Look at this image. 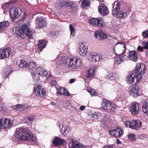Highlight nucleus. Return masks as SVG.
<instances>
[{
	"mask_svg": "<svg viewBox=\"0 0 148 148\" xmlns=\"http://www.w3.org/2000/svg\"><path fill=\"white\" fill-rule=\"evenodd\" d=\"M15 138L18 140L28 141L32 145L37 143L36 137L32 133H29V130L26 127L18 128L16 130Z\"/></svg>",
	"mask_w": 148,
	"mask_h": 148,
	"instance_id": "f257e3e1",
	"label": "nucleus"
},
{
	"mask_svg": "<svg viewBox=\"0 0 148 148\" xmlns=\"http://www.w3.org/2000/svg\"><path fill=\"white\" fill-rule=\"evenodd\" d=\"M145 69V66L143 64H137L135 68V73H132L128 76V82L134 85L138 84L142 79L141 75L144 73Z\"/></svg>",
	"mask_w": 148,
	"mask_h": 148,
	"instance_id": "f03ea898",
	"label": "nucleus"
},
{
	"mask_svg": "<svg viewBox=\"0 0 148 148\" xmlns=\"http://www.w3.org/2000/svg\"><path fill=\"white\" fill-rule=\"evenodd\" d=\"M28 26L23 25L19 27H14L13 29V32L15 36L19 39H31L32 38L33 32L28 29Z\"/></svg>",
	"mask_w": 148,
	"mask_h": 148,
	"instance_id": "7ed1b4c3",
	"label": "nucleus"
},
{
	"mask_svg": "<svg viewBox=\"0 0 148 148\" xmlns=\"http://www.w3.org/2000/svg\"><path fill=\"white\" fill-rule=\"evenodd\" d=\"M65 62L66 66L72 69H77L82 65L81 60L75 57H69L64 61Z\"/></svg>",
	"mask_w": 148,
	"mask_h": 148,
	"instance_id": "20e7f679",
	"label": "nucleus"
},
{
	"mask_svg": "<svg viewBox=\"0 0 148 148\" xmlns=\"http://www.w3.org/2000/svg\"><path fill=\"white\" fill-rule=\"evenodd\" d=\"M113 10L112 11V13L114 16H116L117 18H126L128 14L127 12H123L120 11V4L118 1H115L112 4Z\"/></svg>",
	"mask_w": 148,
	"mask_h": 148,
	"instance_id": "39448f33",
	"label": "nucleus"
},
{
	"mask_svg": "<svg viewBox=\"0 0 148 148\" xmlns=\"http://www.w3.org/2000/svg\"><path fill=\"white\" fill-rule=\"evenodd\" d=\"M103 108L109 112L114 111L116 105L110 101L106 100L102 104Z\"/></svg>",
	"mask_w": 148,
	"mask_h": 148,
	"instance_id": "423d86ee",
	"label": "nucleus"
},
{
	"mask_svg": "<svg viewBox=\"0 0 148 148\" xmlns=\"http://www.w3.org/2000/svg\"><path fill=\"white\" fill-rule=\"evenodd\" d=\"M89 23L91 25L99 27H103L105 25L104 21L102 18H92L89 20Z\"/></svg>",
	"mask_w": 148,
	"mask_h": 148,
	"instance_id": "0eeeda50",
	"label": "nucleus"
},
{
	"mask_svg": "<svg viewBox=\"0 0 148 148\" xmlns=\"http://www.w3.org/2000/svg\"><path fill=\"white\" fill-rule=\"evenodd\" d=\"M9 12L11 17L14 19L18 18L21 14V10L18 8L13 7Z\"/></svg>",
	"mask_w": 148,
	"mask_h": 148,
	"instance_id": "6e6552de",
	"label": "nucleus"
},
{
	"mask_svg": "<svg viewBox=\"0 0 148 148\" xmlns=\"http://www.w3.org/2000/svg\"><path fill=\"white\" fill-rule=\"evenodd\" d=\"M89 58L90 61L93 62H98L102 59V55L101 53L92 52L89 54Z\"/></svg>",
	"mask_w": 148,
	"mask_h": 148,
	"instance_id": "1a4fd4ad",
	"label": "nucleus"
},
{
	"mask_svg": "<svg viewBox=\"0 0 148 148\" xmlns=\"http://www.w3.org/2000/svg\"><path fill=\"white\" fill-rule=\"evenodd\" d=\"M109 132L112 136L117 138L121 137L123 134V132L121 128L117 127L113 130H110Z\"/></svg>",
	"mask_w": 148,
	"mask_h": 148,
	"instance_id": "9d476101",
	"label": "nucleus"
},
{
	"mask_svg": "<svg viewBox=\"0 0 148 148\" xmlns=\"http://www.w3.org/2000/svg\"><path fill=\"white\" fill-rule=\"evenodd\" d=\"M36 71V73L40 76L46 77L47 78H49L51 77V75L50 72L48 74V72L42 67L37 68Z\"/></svg>",
	"mask_w": 148,
	"mask_h": 148,
	"instance_id": "9b49d317",
	"label": "nucleus"
},
{
	"mask_svg": "<svg viewBox=\"0 0 148 148\" xmlns=\"http://www.w3.org/2000/svg\"><path fill=\"white\" fill-rule=\"evenodd\" d=\"M127 58L129 60L135 62L137 61L138 59V52L134 50H129Z\"/></svg>",
	"mask_w": 148,
	"mask_h": 148,
	"instance_id": "f8f14e48",
	"label": "nucleus"
},
{
	"mask_svg": "<svg viewBox=\"0 0 148 148\" xmlns=\"http://www.w3.org/2000/svg\"><path fill=\"white\" fill-rule=\"evenodd\" d=\"M34 92L36 95L40 97H43L46 93V91L41 88V86L39 85L36 86L34 87Z\"/></svg>",
	"mask_w": 148,
	"mask_h": 148,
	"instance_id": "ddd939ff",
	"label": "nucleus"
},
{
	"mask_svg": "<svg viewBox=\"0 0 148 148\" xmlns=\"http://www.w3.org/2000/svg\"><path fill=\"white\" fill-rule=\"evenodd\" d=\"M11 49L8 47L3 50L0 49V59L8 57L10 53Z\"/></svg>",
	"mask_w": 148,
	"mask_h": 148,
	"instance_id": "4468645a",
	"label": "nucleus"
},
{
	"mask_svg": "<svg viewBox=\"0 0 148 148\" xmlns=\"http://www.w3.org/2000/svg\"><path fill=\"white\" fill-rule=\"evenodd\" d=\"M139 103L135 102L131 106L129 109L132 114L135 115L138 113L139 110Z\"/></svg>",
	"mask_w": 148,
	"mask_h": 148,
	"instance_id": "2eb2a0df",
	"label": "nucleus"
},
{
	"mask_svg": "<svg viewBox=\"0 0 148 148\" xmlns=\"http://www.w3.org/2000/svg\"><path fill=\"white\" fill-rule=\"evenodd\" d=\"M70 148H85L84 145L75 140H72L68 144Z\"/></svg>",
	"mask_w": 148,
	"mask_h": 148,
	"instance_id": "dca6fc26",
	"label": "nucleus"
},
{
	"mask_svg": "<svg viewBox=\"0 0 148 148\" xmlns=\"http://www.w3.org/2000/svg\"><path fill=\"white\" fill-rule=\"evenodd\" d=\"M139 88L138 86H134L131 88L130 90V95L132 97H137L140 95Z\"/></svg>",
	"mask_w": 148,
	"mask_h": 148,
	"instance_id": "f3484780",
	"label": "nucleus"
},
{
	"mask_svg": "<svg viewBox=\"0 0 148 148\" xmlns=\"http://www.w3.org/2000/svg\"><path fill=\"white\" fill-rule=\"evenodd\" d=\"M88 51V47L84 43H82L78 48V53L82 56H85Z\"/></svg>",
	"mask_w": 148,
	"mask_h": 148,
	"instance_id": "a211bd4d",
	"label": "nucleus"
},
{
	"mask_svg": "<svg viewBox=\"0 0 148 148\" xmlns=\"http://www.w3.org/2000/svg\"><path fill=\"white\" fill-rule=\"evenodd\" d=\"M98 11L102 16L107 15L108 13V11L106 6L102 3L100 4L98 8Z\"/></svg>",
	"mask_w": 148,
	"mask_h": 148,
	"instance_id": "6ab92c4d",
	"label": "nucleus"
},
{
	"mask_svg": "<svg viewBox=\"0 0 148 148\" xmlns=\"http://www.w3.org/2000/svg\"><path fill=\"white\" fill-rule=\"evenodd\" d=\"M131 129L138 130L142 125V123L139 120H133L131 121Z\"/></svg>",
	"mask_w": 148,
	"mask_h": 148,
	"instance_id": "aec40b11",
	"label": "nucleus"
},
{
	"mask_svg": "<svg viewBox=\"0 0 148 148\" xmlns=\"http://www.w3.org/2000/svg\"><path fill=\"white\" fill-rule=\"evenodd\" d=\"M95 36L98 39L102 40L106 38H107V34L104 33L101 31H97L94 34Z\"/></svg>",
	"mask_w": 148,
	"mask_h": 148,
	"instance_id": "412c9836",
	"label": "nucleus"
},
{
	"mask_svg": "<svg viewBox=\"0 0 148 148\" xmlns=\"http://www.w3.org/2000/svg\"><path fill=\"white\" fill-rule=\"evenodd\" d=\"M12 124V122L11 120L7 118H3L1 129L8 128L10 127Z\"/></svg>",
	"mask_w": 148,
	"mask_h": 148,
	"instance_id": "4be33fe9",
	"label": "nucleus"
},
{
	"mask_svg": "<svg viewBox=\"0 0 148 148\" xmlns=\"http://www.w3.org/2000/svg\"><path fill=\"white\" fill-rule=\"evenodd\" d=\"M119 44H121L120 46V48L119 50L118 51V53L116 54V55H118L119 56H122V54L125 52L126 48L125 45H124L123 43H121L120 42H118L115 45H117Z\"/></svg>",
	"mask_w": 148,
	"mask_h": 148,
	"instance_id": "5701e85b",
	"label": "nucleus"
},
{
	"mask_svg": "<svg viewBox=\"0 0 148 148\" xmlns=\"http://www.w3.org/2000/svg\"><path fill=\"white\" fill-rule=\"evenodd\" d=\"M95 69L93 68H89L86 72L85 75L88 78H90L94 75Z\"/></svg>",
	"mask_w": 148,
	"mask_h": 148,
	"instance_id": "b1692460",
	"label": "nucleus"
},
{
	"mask_svg": "<svg viewBox=\"0 0 148 148\" xmlns=\"http://www.w3.org/2000/svg\"><path fill=\"white\" fill-rule=\"evenodd\" d=\"M64 141L65 140L64 139H62L58 137H56L54 139L53 143L56 146H58L63 144Z\"/></svg>",
	"mask_w": 148,
	"mask_h": 148,
	"instance_id": "393cba45",
	"label": "nucleus"
},
{
	"mask_svg": "<svg viewBox=\"0 0 148 148\" xmlns=\"http://www.w3.org/2000/svg\"><path fill=\"white\" fill-rule=\"evenodd\" d=\"M38 27L41 28L44 27L46 24L45 20L43 18L41 17L38 18Z\"/></svg>",
	"mask_w": 148,
	"mask_h": 148,
	"instance_id": "a878e982",
	"label": "nucleus"
},
{
	"mask_svg": "<svg viewBox=\"0 0 148 148\" xmlns=\"http://www.w3.org/2000/svg\"><path fill=\"white\" fill-rule=\"evenodd\" d=\"M142 110L144 113L148 114V100L145 101L143 106Z\"/></svg>",
	"mask_w": 148,
	"mask_h": 148,
	"instance_id": "bb28decb",
	"label": "nucleus"
},
{
	"mask_svg": "<svg viewBox=\"0 0 148 148\" xmlns=\"http://www.w3.org/2000/svg\"><path fill=\"white\" fill-rule=\"evenodd\" d=\"M79 3H81V5L83 8H85L89 5L90 1L89 0H81Z\"/></svg>",
	"mask_w": 148,
	"mask_h": 148,
	"instance_id": "cd10ccee",
	"label": "nucleus"
},
{
	"mask_svg": "<svg viewBox=\"0 0 148 148\" xmlns=\"http://www.w3.org/2000/svg\"><path fill=\"white\" fill-rule=\"evenodd\" d=\"M118 77V75L116 73H110L107 75V78L111 80H115Z\"/></svg>",
	"mask_w": 148,
	"mask_h": 148,
	"instance_id": "c85d7f7f",
	"label": "nucleus"
},
{
	"mask_svg": "<svg viewBox=\"0 0 148 148\" xmlns=\"http://www.w3.org/2000/svg\"><path fill=\"white\" fill-rule=\"evenodd\" d=\"M9 25V22L6 21L0 23V30H3L8 27Z\"/></svg>",
	"mask_w": 148,
	"mask_h": 148,
	"instance_id": "c756f323",
	"label": "nucleus"
},
{
	"mask_svg": "<svg viewBox=\"0 0 148 148\" xmlns=\"http://www.w3.org/2000/svg\"><path fill=\"white\" fill-rule=\"evenodd\" d=\"M126 99V96L122 93L118 95L116 97V99L120 101H125Z\"/></svg>",
	"mask_w": 148,
	"mask_h": 148,
	"instance_id": "7c9ffc66",
	"label": "nucleus"
},
{
	"mask_svg": "<svg viewBox=\"0 0 148 148\" xmlns=\"http://www.w3.org/2000/svg\"><path fill=\"white\" fill-rule=\"evenodd\" d=\"M60 126H59L60 130L62 133L63 135L65 136L66 135V132H68V126L66 125H63L62 126V128H60Z\"/></svg>",
	"mask_w": 148,
	"mask_h": 148,
	"instance_id": "2f4dec72",
	"label": "nucleus"
},
{
	"mask_svg": "<svg viewBox=\"0 0 148 148\" xmlns=\"http://www.w3.org/2000/svg\"><path fill=\"white\" fill-rule=\"evenodd\" d=\"M108 117L107 115L105 113H102V119L101 120V122L103 124L105 123L108 120Z\"/></svg>",
	"mask_w": 148,
	"mask_h": 148,
	"instance_id": "473e14b6",
	"label": "nucleus"
},
{
	"mask_svg": "<svg viewBox=\"0 0 148 148\" xmlns=\"http://www.w3.org/2000/svg\"><path fill=\"white\" fill-rule=\"evenodd\" d=\"M46 43L47 42L46 40H40V43L38 45V47L39 49L41 50L45 48L46 45Z\"/></svg>",
	"mask_w": 148,
	"mask_h": 148,
	"instance_id": "72a5a7b5",
	"label": "nucleus"
},
{
	"mask_svg": "<svg viewBox=\"0 0 148 148\" xmlns=\"http://www.w3.org/2000/svg\"><path fill=\"white\" fill-rule=\"evenodd\" d=\"M57 93L58 95H62L64 94V92L65 91V88L62 87H59L56 88Z\"/></svg>",
	"mask_w": 148,
	"mask_h": 148,
	"instance_id": "f704fd0d",
	"label": "nucleus"
},
{
	"mask_svg": "<svg viewBox=\"0 0 148 148\" xmlns=\"http://www.w3.org/2000/svg\"><path fill=\"white\" fill-rule=\"evenodd\" d=\"M13 3L12 1H11L10 2H8L5 3L2 6V8L3 9V12L5 13L7 11V9L10 6V5Z\"/></svg>",
	"mask_w": 148,
	"mask_h": 148,
	"instance_id": "c9c22d12",
	"label": "nucleus"
},
{
	"mask_svg": "<svg viewBox=\"0 0 148 148\" xmlns=\"http://www.w3.org/2000/svg\"><path fill=\"white\" fill-rule=\"evenodd\" d=\"M128 137L129 139L132 142L135 141L136 139V137L135 134L132 133L129 134L128 135Z\"/></svg>",
	"mask_w": 148,
	"mask_h": 148,
	"instance_id": "e433bc0d",
	"label": "nucleus"
},
{
	"mask_svg": "<svg viewBox=\"0 0 148 148\" xmlns=\"http://www.w3.org/2000/svg\"><path fill=\"white\" fill-rule=\"evenodd\" d=\"M27 65V68H29V69H32L36 67V64L35 62L32 61L30 62L29 64L28 63Z\"/></svg>",
	"mask_w": 148,
	"mask_h": 148,
	"instance_id": "4c0bfd02",
	"label": "nucleus"
},
{
	"mask_svg": "<svg viewBox=\"0 0 148 148\" xmlns=\"http://www.w3.org/2000/svg\"><path fill=\"white\" fill-rule=\"evenodd\" d=\"M28 63H27L25 60H21L20 64H19L20 66L22 68H27Z\"/></svg>",
	"mask_w": 148,
	"mask_h": 148,
	"instance_id": "58836bf2",
	"label": "nucleus"
},
{
	"mask_svg": "<svg viewBox=\"0 0 148 148\" xmlns=\"http://www.w3.org/2000/svg\"><path fill=\"white\" fill-rule=\"evenodd\" d=\"M69 29L71 32V36H74L75 35V31L74 27L72 24L69 25Z\"/></svg>",
	"mask_w": 148,
	"mask_h": 148,
	"instance_id": "ea45409f",
	"label": "nucleus"
},
{
	"mask_svg": "<svg viewBox=\"0 0 148 148\" xmlns=\"http://www.w3.org/2000/svg\"><path fill=\"white\" fill-rule=\"evenodd\" d=\"M67 7H69L70 9L74 11L75 8V5L72 2H68Z\"/></svg>",
	"mask_w": 148,
	"mask_h": 148,
	"instance_id": "a19ab883",
	"label": "nucleus"
},
{
	"mask_svg": "<svg viewBox=\"0 0 148 148\" xmlns=\"http://www.w3.org/2000/svg\"><path fill=\"white\" fill-rule=\"evenodd\" d=\"M96 120H98L102 118V113L97 112H96Z\"/></svg>",
	"mask_w": 148,
	"mask_h": 148,
	"instance_id": "79ce46f5",
	"label": "nucleus"
},
{
	"mask_svg": "<svg viewBox=\"0 0 148 148\" xmlns=\"http://www.w3.org/2000/svg\"><path fill=\"white\" fill-rule=\"evenodd\" d=\"M68 2L63 1L60 3L59 5L61 7H67Z\"/></svg>",
	"mask_w": 148,
	"mask_h": 148,
	"instance_id": "37998d69",
	"label": "nucleus"
},
{
	"mask_svg": "<svg viewBox=\"0 0 148 148\" xmlns=\"http://www.w3.org/2000/svg\"><path fill=\"white\" fill-rule=\"evenodd\" d=\"M142 36L144 38H148V31L145 30L142 33Z\"/></svg>",
	"mask_w": 148,
	"mask_h": 148,
	"instance_id": "c03bdc74",
	"label": "nucleus"
},
{
	"mask_svg": "<svg viewBox=\"0 0 148 148\" xmlns=\"http://www.w3.org/2000/svg\"><path fill=\"white\" fill-rule=\"evenodd\" d=\"M10 73L11 72L8 69H6L3 73V76L4 77H6L8 76Z\"/></svg>",
	"mask_w": 148,
	"mask_h": 148,
	"instance_id": "a18cd8bd",
	"label": "nucleus"
},
{
	"mask_svg": "<svg viewBox=\"0 0 148 148\" xmlns=\"http://www.w3.org/2000/svg\"><path fill=\"white\" fill-rule=\"evenodd\" d=\"M125 125L127 127H129L131 129V121H126L124 123Z\"/></svg>",
	"mask_w": 148,
	"mask_h": 148,
	"instance_id": "49530a36",
	"label": "nucleus"
},
{
	"mask_svg": "<svg viewBox=\"0 0 148 148\" xmlns=\"http://www.w3.org/2000/svg\"><path fill=\"white\" fill-rule=\"evenodd\" d=\"M88 91L90 94L91 95H95L96 92L95 90L93 89H89L88 90Z\"/></svg>",
	"mask_w": 148,
	"mask_h": 148,
	"instance_id": "de8ad7c7",
	"label": "nucleus"
},
{
	"mask_svg": "<svg viewBox=\"0 0 148 148\" xmlns=\"http://www.w3.org/2000/svg\"><path fill=\"white\" fill-rule=\"evenodd\" d=\"M143 44L144 45L143 48L145 49H148V40L146 42L144 41L143 42Z\"/></svg>",
	"mask_w": 148,
	"mask_h": 148,
	"instance_id": "09e8293b",
	"label": "nucleus"
},
{
	"mask_svg": "<svg viewBox=\"0 0 148 148\" xmlns=\"http://www.w3.org/2000/svg\"><path fill=\"white\" fill-rule=\"evenodd\" d=\"M114 63L115 64H118L120 63H122L121 62L120 59L119 58V57L117 58H115L114 61Z\"/></svg>",
	"mask_w": 148,
	"mask_h": 148,
	"instance_id": "8fccbe9b",
	"label": "nucleus"
},
{
	"mask_svg": "<svg viewBox=\"0 0 148 148\" xmlns=\"http://www.w3.org/2000/svg\"><path fill=\"white\" fill-rule=\"evenodd\" d=\"M17 109L21 110L25 109V106L24 105H21L19 104H17Z\"/></svg>",
	"mask_w": 148,
	"mask_h": 148,
	"instance_id": "3c124183",
	"label": "nucleus"
},
{
	"mask_svg": "<svg viewBox=\"0 0 148 148\" xmlns=\"http://www.w3.org/2000/svg\"><path fill=\"white\" fill-rule=\"evenodd\" d=\"M90 116L91 117L92 119H93L94 120H96V112L91 114Z\"/></svg>",
	"mask_w": 148,
	"mask_h": 148,
	"instance_id": "603ef678",
	"label": "nucleus"
},
{
	"mask_svg": "<svg viewBox=\"0 0 148 148\" xmlns=\"http://www.w3.org/2000/svg\"><path fill=\"white\" fill-rule=\"evenodd\" d=\"M27 119H28V121H29V122H30V123H32V121L34 120V116L33 115H31L30 116H29L27 117Z\"/></svg>",
	"mask_w": 148,
	"mask_h": 148,
	"instance_id": "864d4df0",
	"label": "nucleus"
},
{
	"mask_svg": "<svg viewBox=\"0 0 148 148\" xmlns=\"http://www.w3.org/2000/svg\"><path fill=\"white\" fill-rule=\"evenodd\" d=\"M57 82L55 80H53L50 83V86H53L57 85Z\"/></svg>",
	"mask_w": 148,
	"mask_h": 148,
	"instance_id": "5fc2aeb1",
	"label": "nucleus"
},
{
	"mask_svg": "<svg viewBox=\"0 0 148 148\" xmlns=\"http://www.w3.org/2000/svg\"><path fill=\"white\" fill-rule=\"evenodd\" d=\"M119 58L120 59V61H121V62H123L126 59V56H119Z\"/></svg>",
	"mask_w": 148,
	"mask_h": 148,
	"instance_id": "6e6d98bb",
	"label": "nucleus"
},
{
	"mask_svg": "<svg viewBox=\"0 0 148 148\" xmlns=\"http://www.w3.org/2000/svg\"><path fill=\"white\" fill-rule=\"evenodd\" d=\"M32 75L33 78L34 79L37 80L39 79V77L37 76L36 74H35L34 73H33L32 74Z\"/></svg>",
	"mask_w": 148,
	"mask_h": 148,
	"instance_id": "4d7b16f0",
	"label": "nucleus"
},
{
	"mask_svg": "<svg viewBox=\"0 0 148 148\" xmlns=\"http://www.w3.org/2000/svg\"><path fill=\"white\" fill-rule=\"evenodd\" d=\"M56 58L57 60L60 62H63L64 61V60H63V59L62 58V56L61 55H59Z\"/></svg>",
	"mask_w": 148,
	"mask_h": 148,
	"instance_id": "13d9d810",
	"label": "nucleus"
},
{
	"mask_svg": "<svg viewBox=\"0 0 148 148\" xmlns=\"http://www.w3.org/2000/svg\"><path fill=\"white\" fill-rule=\"evenodd\" d=\"M57 32H50V35L53 37H55L56 35Z\"/></svg>",
	"mask_w": 148,
	"mask_h": 148,
	"instance_id": "bf43d9fd",
	"label": "nucleus"
},
{
	"mask_svg": "<svg viewBox=\"0 0 148 148\" xmlns=\"http://www.w3.org/2000/svg\"><path fill=\"white\" fill-rule=\"evenodd\" d=\"M114 147L115 145H106L105 147V148H113Z\"/></svg>",
	"mask_w": 148,
	"mask_h": 148,
	"instance_id": "052dcab7",
	"label": "nucleus"
},
{
	"mask_svg": "<svg viewBox=\"0 0 148 148\" xmlns=\"http://www.w3.org/2000/svg\"><path fill=\"white\" fill-rule=\"evenodd\" d=\"M63 95H64L67 96H69L70 95V93L69 92L65 89V91L64 92V94Z\"/></svg>",
	"mask_w": 148,
	"mask_h": 148,
	"instance_id": "680f3d73",
	"label": "nucleus"
},
{
	"mask_svg": "<svg viewBox=\"0 0 148 148\" xmlns=\"http://www.w3.org/2000/svg\"><path fill=\"white\" fill-rule=\"evenodd\" d=\"M143 49H144L143 47H142L141 46H139L138 47L137 49L138 51L141 52L143 51Z\"/></svg>",
	"mask_w": 148,
	"mask_h": 148,
	"instance_id": "e2e57ef3",
	"label": "nucleus"
},
{
	"mask_svg": "<svg viewBox=\"0 0 148 148\" xmlns=\"http://www.w3.org/2000/svg\"><path fill=\"white\" fill-rule=\"evenodd\" d=\"M3 120V118H1L0 119V129H1V127L2 124V121Z\"/></svg>",
	"mask_w": 148,
	"mask_h": 148,
	"instance_id": "0e129e2a",
	"label": "nucleus"
},
{
	"mask_svg": "<svg viewBox=\"0 0 148 148\" xmlns=\"http://www.w3.org/2000/svg\"><path fill=\"white\" fill-rule=\"evenodd\" d=\"M85 107L84 106H81L79 108V110H81L83 111L85 109Z\"/></svg>",
	"mask_w": 148,
	"mask_h": 148,
	"instance_id": "69168bd1",
	"label": "nucleus"
},
{
	"mask_svg": "<svg viewBox=\"0 0 148 148\" xmlns=\"http://www.w3.org/2000/svg\"><path fill=\"white\" fill-rule=\"evenodd\" d=\"M116 143L118 144H121L122 142L120 141L119 139H117L116 140Z\"/></svg>",
	"mask_w": 148,
	"mask_h": 148,
	"instance_id": "338daca9",
	"label": "nucleus"
},
{
	"mask_svg": "<svg viewBox=\"0 0 148 148\" xmlns=\"http://www.w3.org/2000/svg\"><path fill=\"white\" fill-rule=\"evenodd\" d=\"M17 107L18 106L17 104L16 105L12 106L11 108L12 109H17Z\"/></svg>",
	"mask_w": 148,
	"mask_h": 148,
	"instance_id": "774afa93",
	"label": "nucleus"
}]
</instances>
